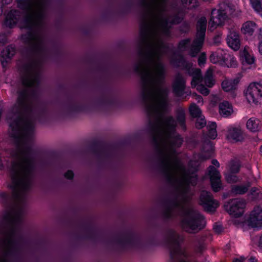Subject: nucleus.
<instances>
[{
  "label": "nucleus",
  "instance_id": "nucleus-2",
  "mask_svg": "<svg viewBox=\"0 0 262 262\" xmlns=\"http://www.w3.org/2000/svg\"><path fill=\"white\" fill-rule=\"evenodd\" d=\"M134 70L135 72L141 75V79L143 82V90L141 94V97L143 103L145 105L146 113L148 116H151L154 113L157 111V108L165 110L167 106L166 98L168 96V91L166 89L160 88L158 90L157 97L158 103L156 106L150 103L152 93L148 88L150 74L143 71L140 64H137L135 66Z\"/></svg>",
  "mask_w": 262,
  "mask_h": 262
},
{
  "label": "nucleus",
  "instance_id": "nucleus-24",
  "mask_svg": "<svg viewBox=\"0 0 262 262\" xmlns=\"http://www.w3.org/2000/svg\"><path fill=\"white\" fill-rule=\"evenodd\" d=\"M42 51V50L39 52H35L34 53L29 54L26 51V48L25 49V52L27 57L29 59V62L25 63L23 66V69L25 74L24 75H31L33 74V71L38 64V60L34 58V56Z\"/></svg>",
  "mask_w": 262,
  "mask_h": 262
},
{
  "label": "nucleus",
  "instance_id": "nucleus-16",
  "mask_svg": "<svg viewBox=\"0 0 262 262\" xmlns=\"http://www.w3.org/2000/svg\"><path fill=\"white\" fill-rule=\"evenodd\" d=\"M208 174L210 177L211 188L215 192L220 191L223 189L221 177L219 171L213 166H209L207 168Z\"/></svg>",
  "mask_w": 262,
  "mask_h": 262
},
{
  "label": "nucleus",
  "instance_id": "nucleus-12",
  "mask_svg": "<svg viewBox=\"0 0 262 262\" xmlns=\"http://www.w3.org/2000/svg\"><path fill=\"white\" fill-rule=\"evenodd\" d=\"M245 206V201L238 199L230 200L224 204L225 209L235 217H239L243 215Z\"/></svg>",
  "mask_w": 262,
  "mask_h": 262
},
{
  "label": "nucleus",
  "instance_id": "nucleus-54",
  "mask_svg": "<svg viewBox=\"0 0 262 262\" xmlns=\"http://www.w3.org/2000/svg\"><path fill=\"white\" fill-rule=\"evenodd\" d=\"M204 82L205 85L209 87L212 88L214 84V81L213 79L212 73L207 72L204 78Z\"/></svg>",
  "mask_w": 262,
  "mask_h": 262
},
{
  "label": "nucleus",
  "instance_id": "nucleus-18",
  "mask_svg": "<svg viewBox=\"0 0 262 262\" xmlns=\"http://www.w3.org/2000/svg\"><path fill=\"white\" fill-rule=\"evenodd\" d=\"M170 62L174 67L185 70L186 72L192 67V64L188 62L181 53L174 52Z\"/></svg>",
  "mask_w": 262,
  "mask_h": 262
},
{
  "label": "nucleus",
  "instance_id": "nucleus-5",
  "mask_svg": "<svg viewBox=\"0 0 262 262\" xmlns=\"http://www.w3.org/2000/svg\"><path fill=\"white\" fill-rule=\"evenodd\" d=\"M181 223L184 228L192 232L201 230L205 226L204 216L198 211L191 208L183 210Z\"/></svg>",
  "mask_w": 262,
  "mask_h": 262
},
{
  "label": "nucleus",
  "instance_id": "nucleus-37",
  "mask_svg": "<svg viewBox=\"0 0 262 262\" xmlns=\"http://www.w3.org/2000/svg\"><path fill=\"white\" fill-rule=\"evenodd\" d=\"M233 112L232 106L228 101H223L219 104V112L220 114L227 117L230 116Z\"/></svg>",
  "mask_w": 262,
  "mask_h": 262
},
{
  "label": "nucleus",
  "instance_id": "nucleus-26",
  "mask_svg": "<svg viewBox=\"0 0 262 262\" xmlns=\"http://www.w3.org/2000/svg\"><path fill=\"white\" fill-rule=\"evenodd\" d=\"M249 227L253 228L262 227V209H254L247 220Z\"/></svg>",
  "mask_w": 262,
  "mask_h": 262
},
{
  "label": "nucleus",
  "instance_id": "nucleus-34",
  "mask_svg": "<svg viewBox=\"0 0 262 262\" xmlns=\"http://www.w3.org/2000/svg\"><path fill=\"white\" fill-rule=\"evenodd\" d=\"M239 82L238 78L233 79H225L222 82V88L225 92H232L235 91Z\"/></svg>",
  "mask_w": 262,
  "mask_h": 262
},
{
  "label": "nucleus",
  "instance_id": "nucleus-48",
  "mask_svg": "<svg viewBox=\"0 0 262 262\" xmlns=\"http://www.w3.org/2000/svg\"><path fill=\"white\" fill-rule=\"evenodd\" d=\"M19 218L20 213L17 212H15L14 216L11 212L7 213L5 216V219L11 224L15 223Z\"/></svg>",
  "mask_w": 262,
  "mask_h": 262
},
{
  "label": "nucleus",
  "instance_id": "nucleus-60",
  "mask_svg": "<svg viewBox=\"0 0 262 262\" xmlns=\"http://www.w3.org/2000/svg\"><path fill=\"white\" fill-rule=\"evenodd\" d=\"M190 26L187 22H184L179 27V31L181 34H187L190 31Z\"/></svg>",
  "mask_w": 262,
  "mask_h": 262
},
{
  "label": "nucleus",
  "instance_id": "nucleus-59",
  "mask_svg": "<svg viewBox=\"0 0 262 262\" xmlns=\"http://www.w3.org/2000/svg\"><path fill=\"white\" fill-rule=\"evenodd\" d=\"M165 231L167 235V237L166 238V243L168 242L170 240L172 239L173 238L176 237L177 235L179 234L172 229L167 228Z\"/></svg>",
  "mask_w": 262,
  "mask_h": 262
},
{
  "label": "nucleus",
  "instance_id": "nucleus-61",
  "mask_svg": "<svg viewBox=\"0 0 262 262\" xmlns=\"http://www.w3.org/2000/svg\"><path fill=\"white\" fill-rule=\"evenodd\" d=\"M195 127L198 129H202L206 125V122L204 117L201 116L200 118H196Z\"/></svg>",
  "mask_w": 262,
  "mask_h": 262
},
{
  "label": "nucleus",
  "instance_id": "nucleus-20",
  "mask_svg": "<svg viewBox=\"0 0 262 262\" xmlns=\"http://www.w3.org/2000/svg\"><path fill=\"white\" fill-rule=\"evenodd\" d=\"M184 241L180 234L170 240L167 244L169 247V257L171 260H174L181 252V243Z\"/></svg>",
  "mask_w": 262,
  "mask_h": 262
},
{
  "label": "nucleus",
  "instance_id": "nucleus-56",
  "mask_svg": "<svg viewBox=\"0 0 262 262\" xmlns=\"http://www.w3.org/2000/svg\"><path fill=\"white\" fill-rule=\"evenodd\" d=\"M23 239V237L21 236L19 238V239H11L10 241V244L12 246V249L9 252V254L10 255H15L18 251V248L17 247V245L18 244L19 241H21Z\"/></svg>",
  "mask_w": 262,
  "mask_h": 262
},
{
  "label": "nucleus",
  "instance_id": "nucleus-55",
  "mask_svg": "<svg viewBox=\"0 0 262 262\" xmlns=\"http://www.w3.org/2000/svg\"><path fill=\"white\" fill-rule=\"evenodd\" d=\"M171 20L168 19V24L171 26L180 24L183 20V17L180 16L178 14H174L171 16Z\"/></svg>",
  "mask_w": 262,
  "mask_h": 262
},
{
  "label": "nucleus",
  "instance_id": "nucleus-4",
  "mask_svg": "<svg viewBox=\"0 0 262 262\" xmlns=\"http://www.w3.org/2000/svg\"><path fill=\"white\" fill-rule=\"evenodd\" d=\"M57 90L59 92L64 93L66 97L65 101H59L61 111L67 116H71L80 113L88 112L90 111V106L86 104H82L75 102L73 98L68 93L64 84L60 83L57 85Z\"/></svg>",
  "mask_w": 262,
  "mask_h": 262
},
{
  "label": "nucleus",
  "instance_id": "nucleus-22",
  "mask_svg": "<svg viewBox=\"0 0 262 262\" xmlns=\"http://www.w3.org/2000/svg\"><path fill=\"white\" fill-rule=\"evenodd\" d=\"M186 83V81L181 74L176 75L172 85V92L176 96L181 97L185 94Z\"/></svg>",
  "mask_w": 262,
  "mask_h": 262
},
{
  "label": "nucleus",
  "instance_id": "nucleus-3",
  "mask_svg": "<svg viewBox=\"0 0 262 262\" xmlns=\"http://www.w3.org/2000/svg\"><path fill=\"white\" fill-rule=\"evenodd\" d=\"M24 27L27 30V32L21 34L20 39L24 44L28 46L26 48L27 53L30 54L43 50V40L35 29L36 25L32 21V15L27 16L24 19Z\"/></svg>",
  "mask_w": 262,
  "mask_h": 262
},
{
  "label": "nucleus",
  "instance_id": "nucleus-9",
  "mask_svg": "<svg viewBox=\"0 0 262 262\" xmlns=\"http://www.w3.org/2000/svg\"><path fill=\"white\" fill-rule=\"evenodd\" d=\"M176 122L184 131L187 130L186 113L183 108L179 107L176 110V120L171 116L166 117L164 120L165 125L172 132H174L177 127Z\"/></svg>",
  "mask_w": 262,
  "mask_h": 262
},
{
  "label": "nucleus",
  "instance_id": "nucleus-27",
  "mask_svg": "<svg viewBox=\"0 0 262 262\" xmlns=\"http://www.w3.org/2000/svg\"><path fill=\"white\" fill-rule=\"evenodd\" d=\"M23 86L26 88H38L40 84V78L38 73L31 75H24L21 78Z\"/></svg>",
  "mask_w": 262,
  "mask_h": 262
},
{
  "label": "nucleus",
  "instance_id": "nucleus-64",
  "mask_svg": "<svg viewBox=\"0 0 262 262\" xmlns=\"http://www.w3.org/2000/svg\"><path fill=\"white\" fill-rule=\"evenodd\" d=\"M0 199L4 203H7L9 200V194L5 191L0 192Z\"/></svg>",
  "mask_w": 262,
  "mask_h": 262
},
{
  "label": "nucleus",
  "instance_id": "nucleus-32",
  "mask_svg": "<svg viewBox=\"0 0 262 262\" xmlns=\"http://www.w3.org/2000/svg\"><path fill=\"white\" fill-rule=\"evenodd\" d=\"M260 29L258 28L257 25L252 21H247L244 23L241 28V31L246 38L252 37L256 30H259V33H260Z\"/></svg>",
  "mask_w": 262,
  "mask_h": 262
},
{
  "label": "nucleus",
  "instance_id": "nucleus-17",
  "mask_svg": "<svg viewBox=\"0 0 262 262\" xmlns=\"http://www.w3.org/2000/svg\"><path fill=\"white\" fill-rule=\"evenodd\" d=\"M228 18L226 10L220 8L218 9H213L211 12L210 21L211 27L223 26L225 21Z\"/></svg>",
  "mask_w": 262,
  "mask_h": 262
},
{
  "label": "nucleus",
  "instance_id": "nucleus-13",
  "mask_svg": "<svg viewBox=\"0 0 262 262\" xmlns=\"http://www.w3.org/2000/svg\"><path fill=\"white\" fill-rule=\"evenodd\" d=\"M25 91L26 93V101L27 104H28L31 107V110L30 111H26V112H23V116L27 119V118L26 117V114L30 113L32 112L33 110V106L31 102L30 101V98H31L32 100L35 101H38L39 99V95L38 90H37V88H25L24 89L18 92V97L16 100V104H15L12 108V110H11V114L13 118H15L17 115H14V112L17 110L18 108H19V106L18 103V98L19 96L20 93Z\"/></svg>",
  "mask_w": 262,
  "mask_h": 262
},
{
  "label": "nucleus",
  "instance_id": "nucleus-53",
  "mask_svg": "<svg viewBox=\"0 0 262 262\" xmlns=\"http://www.w3.org/2000/svg\"><path fill=\"white\" fill-rule=\"evenodd\" d=\"M198 180V175L195 174L194 176L188 175L186 177L185 181L187 185L189 186V185H191L193 186H195L197 184Z\"/></svg>",
  "mask_w": 262,
  "mask_h": 262
},
{
  "label": "nucleus",
  "instance_id": "nucleus-46",
  "mask_svg": "<svg viewBox=\"0 0 262 262\" xmlns=\"http://www.w3.org/2000/svg\"><path fill=\"white\" fill-rule=\"evenodd\" d=\"M184 142L183 139L180 134H177L172 138L170 145L172 147L180 148Z\"/></svg>",
  "mask_w": 262,
  "mask_h": 262
},
{
  "label": "nucleus",
  "instance_id": "nucleus-28",
  "mask_svg": "<svg viewBox=\"0 0 262 262\" xmlns=\"http://www.w3.org/2000/svg\"><path fill=\"white\" fill-rule=\"evenodd\" d=\"M16 53L14 47L8 46L4 49L0 55V60L3 68H6Z\"/></svg>",
  "mask_w": 262,
  "mask_h": 262
},
{
  "label": "nucleus",
  "instance_id": "nucleus-50",
  "mask_svg": "<svg viewBox=\"0 0 262 262\" xmlns=\"http://www.w3.org/2000/svg\"><path fill=\"white\" fill-rule=\"evenodd\" d=\"M190 42L191 39L190 38L181 40L178 44V50L182 51H186L188 49Z\"/></svg>",
  "mask_w": 262,
  "mask_h": 262
},
{
  "label": "nucleus",
  "instance_id": "nucleus-11",
  "mask_svg": "<svg viewBox=\"0 0 262 262\" xmlns=\"http://www.w3.org/2000/svg\"><path fill=\"white\" fill-rule=\"evenodd\" d=\"M207 27V20L205 17L202 16L196 23V38L193 42V48L196 51L202 48L205 40Z\"/></svg>",
  "mask_w": 262,
  "mask_h": 262
},
{
  "label": "nucleus",
  "instance_id": "nucleus-36",
  "mask_svg": "<svg viewBox=\"0 0 262 262\" xmlns=\"http://www.w3.org/2000/svg\"><path fill=\"white\" fill-rule=\"evenodd\" d=\"M248 182L246 185H233L231 186L230 193L233 195H243L246 193L250 187Z\"/></svg>",
  "mask_w": 262,
  "mask_h": 262
},
{
  "label": "nucleus",
  "instance_id": "nucleus-40",
  "mask_svg": "<svg viewBox=\"0 0 262 262\" xmlns=\"http://www.w3.org/2000/svg\"><path fill=\"white\" fill-rule=\"evenodd\" d=\"M17 7L20 10L26 12H29L32 10L33 2V0H15Z\"/></svg>",
  "mask_w": 262,
  "mask_h": 262
},
{
  "label": "nucleus",
  "instance_id": "nucleus-51",
  "mask_svg": "<svg viewBox=\"0 0 262 262\" xmlns=\"http://www.w3.org/2000/svg\"><path fill=\"white\" fill-rule=\"evenodd\" d=\"M241 167L240 163L238 161L232 160L230 164L229 171L233 173H238Z\"/></svg>",
  "mask_w": 262,
  "mask_h": 262
},
{
  "label": "nucleus",
  "instance_id": "nucleus-10",
  "mask_svg": "<svg viewBox=\"0 0 262 262\" xmlns=\"http://www.w3.org/2000/svg\"><path fill=\"white\" fill-rule=\"evenodd\" d=\"M244 94L249 103H260L262 99V81L250 83Z\"/></svg>",
  "mask_w": 262,
  "mask_h": 262
},
{
  "label": "nucleus",
  "instance_id": "nucleus-29",
  "mask_svg": "<svg viewBox=\"0 0 262 262\" xmlns=\"http://www.w3.org/2000/svg\"><path fill=\"white\" fill-rule=\"evenodd\" d=\"M163 205L165 209L162 213L163 217L165 220H169L172 217V208L179 206V203L177 198L166 199L163 201Z\"/></svg>",
  "mask_w": 262,
  "mask_h": 262
},
{
  "label": "nucleus",
  "instance_id": "nucleus-45",
  "mask_svg": "<svg viewBox=\"0 0 262 262\" xmlns=\"http://www.w3.org/2000/svg\"><path fill=\"white\" fill-rule=\"evenodd\" d=\"M240 58L243 62H244L248 64H251L254 61V57L251 56L246 49L241 52Z\"/></svg>",
  "mask_w": 262,
  "mask_h": 262
},
{
  "label": "nucleus",
  "instance_id": "nucleus-62",
  "mask_svg": "<svg viewBox=\"0 0 262 262\" xmlns=\"http://www.w3.org/2000/svg\"><path fill=\"white\" fill-rule=\"evenodd\" d=\"M196 89L200 93L204 96H207L209 94V90L204 85L200 84L198 86Z\"/></svg>",
  "mask_w": 262,
  "mask_h": 262
},
{
  "label": "nucleus",
  "instance_id": "nucleus-15",
  "mask_svg": "<svg viewBox=\"0 0 262 262\" xmlns=\"http://www.w3.org/2000/svg\"><path fill=\"white\" fill-rule=\"evenodd\" d=\"M158 154L159 156V167L165 176L168 182L172 181V177L169 171L170 156L165 153L162 150L158 149Z\"/></svg>",
  "mask_w": 262,
  "mask_h": 262
},
{
  "label": "nucleus",
  "instance_id": "nucleus-49",
  "mask_svg": "<svg viewBox=\"0 0 262 262\" xmlns=\"http://www.w3.org/2000/svg\"><path fill=\"white\" fill-rule=\"evenodd\" d=\"M171 26L168 24V18H164L162 22V33L166 36H170L171 34Z\"/></svg>",
  "mask_w": 262,
  "mask_h": 262
},
{
  "label": "nucleus",
  "instance_id": "nucleus-52",
  "mask_svg": "<svg viewBox=\"0 0 262 262\" xmlns=\"http://www.w3.org/2000/svg\"><path fill=\"white\" fill-rule=\"evenodd\" d=\"M250 2L254 10L262 15V0H250Z\"/></svg>",
  "mask_w": 262,
  "mask_h": 262
},
{
  "label": "nucleus",
  "instance_id": "nucleus-43",
  "mask_svg": "<svg viewBox=\"0 0 262 262\" xmlns=\"http://www.w3.org/2000/svg\"><path fill=\"white\" fill-rule=\"evenodd\" d=\"M154 54L155 52L150 50L145 52L141 46L140 47L138 51L139 56L143 58L146 61H152V57Z\"/></svg>",
  "mask_w": 262,
  "mask_h": 262
},
{
  "label": "nucleus",
  "instance_id": "nucleus-19",
  "mask_svg": "<svg viewBox=\"0 0 262 262\" xmlns=\"http://www.w3.org/2000/svg\"><path fill=\"white\" fill-rule=\"evenodd\" d=\"M79 227L87 232L85 236L76 235L77 239H88L95 241L98 238V232L96 228L92 222L82 223L79 225Z\"/></svg>",
  "mask_w": 262,
  "mask_h": 262
},
{
  "label": "nucleus",
  "instance_id": "nucleus-25",
  "mask_svg": "<svg viewBox=\"0 0 262 262\" xmlns=\"http://www.w3.org/2000/svg\"><path fill=\"white\" fill-rule=\"evenodd\" d=\"M20 17L21 13L19 10L12 9L6 14L4 24L9 28H13L18 23Z\"/></svg>",
  "mask_w": 262,
  "mask_h": 262
},
{
  "label": "nucleus",
  "instance_id": "nucleus-44",
  "mask_svg": "<svg viewBox=\"0 0 262 262\" xmlns=\"http://www.w3.org/2000/svg\"><path fill=\"white\" fill-rule=\"evenodd\" d=\"M189 111L190 116L193 118H200L202 116L201 108L194 103L190 105Z\"/></svg>",
  "mask_w": 262,
  "mask_h": 262
},
{
  "label": "nucleus",
  "instance_id": "nucleus-21",
  "mask_svg": "<svg viewBox=\"0 0 262 262\" xmlns=\"http://www.w3.org/2000/svg\"><path fill=\"white\" fill-rule=\"evenodd\" d=\"M16 163L17 164L15 169L16 170L18 167H20L22 174L32 176L35 168L34 159L33 157H24L21 163Z\"/></svg>",
  "mask_w": 262,
  "mask_h": 262
},
{
  "label": "nucleus",
  "instance_id": "nucleus-41",
  "mask_svg": "<svg viewBox=\"0 0 262 262\" xmlns=\"http://www.w3.org/2000/svg\"><path fill=\"white\" fill-rule=\"evenodd\" d=\"M260 121L254 118H250L247 122L246 127L248 129L252 132H256L259 128Z\"/></svg>",
  "mask_w": 262,
  "mask_h": 262
},
{
  "label": "nucleus",
  "instance_id": "nucleus-42",
  "mask_svg": "<svg viewBox=\"0 0 262 262\" xmlns=\"http://www.w3.org/2000/svg\"><path fill=\"white\" fill-rule=\"evenodd\" d=\"M156 68L157 80L159 82H162L165 77V66L162 62L159 61L157 63Z\"/></svg>",
  "mask_w": 262,
  "mask_h": 262
},
{
  "label": "nucleus",
  "instance_id": "nucleus-23",
  "mask_svg": "<svg viewBox=\"0 0 262 262\" xmlns=\"http://www.w3.org/2000/svg\"><path fill=\"white\" fill-rule=\"evenodd\" d=\"M226 138L233 142H243L244 132L239 126H229L227 128Z\"/></svg>",
  "mask_w": 262,
  "mask_h": 262
},
{
  "label": "nucleus",
  "instance_id": "nucleus-57",
  "mask_svg": "<svg viewBox=\"0 0 262 262\" xmlns=\"http://www.w3.org/2000/svg\"><path fill=\"white\" fill-rule=\"evenodd\" d=\"M236 174V173H233L228 171L225 175L226 181L229 183L237 182L238 180V178Z\"/></svg>",
  "mask_w": 262,
  "mask_h": 262
},
{
  "label": "nucleus",
  "instance_id": "nucleus-63",
  "mask_svg": "<svg viewBox=\"0 0 262 262\" xmlns=\"http://www.w3.org/2000/svg\"><path fill=\"white\" fill-rule=\"evenodd\" d=\"M206 56L204 53H202L198 57V64L201 67L206 63Z\"/></svg>",
  "mask_w": 262,
  "mask_h": 262
},
{
  "label": "nucleus",
  "instance_id": "nucleus-47",
  "mask_svg": "<svg viewBox=\"0 0 262 262\" xmlns=\"http://www.w3.org/2000/svg\"><path fill=\"white\" fill-rule=\"evenodd\" d=\"M158 127L156 124L154 123L151 120H149L148 125V132L152 136L153 141L155 142H157L156 134L157 132Z\"/></svg>",
  "mask_w": 262,
  "mask_h": 262
},
{
  "label": "nucleus",
  "instance_id": "nucleus-8",
  "mask_svg": "<svg viewBox=\"0 0 262 262\" xmlns=\"http://www.w3.org/2000/svg\"><path fill=\"white\" fill-rule=\"evenodd\" d=\"M101 96L96 100L97 106L102 109L108 110L115 107L117 100L112 94V90L105 85L99 87Z\"/></svg>",
  "mask_w": 262,
  "mask_h": 262
},
{
  "label": "nucleus",
  "instance_id": "nucleus-35",
  "mask_svg": "<svg viewBox=\"0 0 262 262\" xmlns=\"http://www.w3.org/2000/svg\"><path fill=\"white\" fill-rule=\"evenodd\" d=\"M37 119L39 122H42L46 120L49 114L48 106L43 102L39 103L37 106Z\"/></svg>",
  "mask_w": 262,
  "mask_h": 262
},
{
  "label": "nucleus",
  "instance_id": "nucleus-39",
  "mask_svg": "<svg viewBox=\"0 0 262 262\" xmlns=\"http://www.w3.org/2000/svg\"><path fill=\"white\" fill-rule=\"evenodd\" d=\"M217 125L215 122H209L206 125L207 129V136L211 140L215 139L217 136Z\"/></svg>",
  "mask_w": 262,
  "mask_h": 262
},
{
  "label": "nucleus",
  "instance_id": "nucleus-1",
  "mask_svg": "<svg viewBox=\"0 0 262 262\" xmlns=\"http://www.w3.org/2000/svg\"><path fill=\"white\" fill-rule=\"evenodd\" d=\"M26 93L21 92L18 98L19 106L14 112L15 118L9 117V127L11 129L10 137L13 139L14 144L18 149H21L24 157H32L34 150L29 142L31 140L34 132V125L32 122L23 116V112L30 111L31 107L27 103Z\"/></svg>",
  "mask_w": 262,
  "mask_h": 262
},
{
  "label": "nucleus",
  "instance_id": "nucleus-6",
  "mask_svg": "<svg viewBox=\"0 0 262 262\" xmlns=\"http://www.w3.org/2000/svg\"><path fill=\"white\" fill-rule=\"evenodd\" d=\"M17 165L15 162L12 164L14 174L12 177L13 184L11 186L13 190V196L15 199H18L20 198V189L27 191L30 188L31 186V176L22 174V176H20L18 171L15 169Z\"/></svg>",
  "mask_w": 262,
  "mask_h": 262
},
{
  "label": "nucleus",
  "instance_id": "nucleus-30",
  "mask_svg": "<svg viewBox=\"0 0 262 262\" xmlns=\"http://www.w3.org/2000/svg\"><path fill=\"white\" fill-rule=\"evenodd\" d=\"M186 73L192 77L191 84L192 88L198 87L203 81V78L201 70L199 68H192V67L186 71Z\"/></svg>",
  "mask_w": 262,
  "mask_h": 262
},
{
  "label": "nucleus",
  "instance_id": "nucleus-14",
  "mask_svg": "<svg viewBox=\"0 0 262 262\" xmlns=\"http://www.w3.org/2000/svg\"><path fill=\"white\" fill-rule=\"evenodd\" d=\"M199 204L203 207L204 211L209 213L215 211L219 206L217 201L214 199L212 194L207 191H203L201 193Z\"/></svg>",
  "mask_w": 262,
  "mask_h": 262
},
{
  "label": "nucleus",
  "instance_id": "nucleus-38",
  "mask_svg": "<svg viewBox=\"0 0 262 262\" xmlns=\"http://www.w3.org/2000/svg\"><path fill=\"white\" fill-rule=\"evenodd\" d=\"M149 30V25L147 22L145 21L140 25V36L143 43H146L147 42Z\"/></svg>",
  "mask_w": 262,
  "mask_h": 262
},
{
  "label": "nucleus",
  "instance_id": "nucleus-33",
  "mask_svg": "<svg viewBox=\"0 0 262 262\" xmlns=\"http://www.w3.org/2000/svg\"><path fill=\"white\" fill-rule=\"evenodd\" d=\"M227 43L229 47L234 51L238 50L241 46L239 35L236 32H231L227 37Z\"/></svg>",
  "mask_w": 262,
  "mask_h": 262
},
{
  "label": "nucleus",
  "instance_id": "nucleus-58",
  "mask_svg": "<svg viewBox=\"0 0 262 262\" xmlns=\"http://www.w3.org/2000/svg\"><path fill=\"white\" fill-rule=\"evenodd\" d=\"M134 6L133 1L125 2L124 7L121 9L120 13L122 14H126L129 13Z\"/></svg>",
  "mask_w": 262,
  "mask_h": 262
},
{
  "label": "nucleus",
  "instance_id": "nucleus-31",
  "mask_svg": "<svg viewBox=\"0 0 262 262\" xmlns=\"http://www.w3.org/2000/svg\"><path fill=\"white\" fill-rule=\"evenodd\" d=\"M90 150L99 160H101L105 152L104 144L100 141H94L89 147Z\"/></svg>",
  "mask_w": 262,
  "mask_h": 262
},
{
  "label": "nucleus",
  "instance_id": "nucleus-7",
  "mask_svg": "<svg viewBox=\"0 0 262 262\" xmlns=\"http://www.w3.org/2000/svg\"><path fill=\"white\" fill-rule=\"evenodd\" d=\"M116 243L122 251L137 249L141 245V239L139 235L132 231H128L123 237L115 239Z\"/></svg>",
  "mask_w": 262,
  "mask_h": 262
}]
</instances>
